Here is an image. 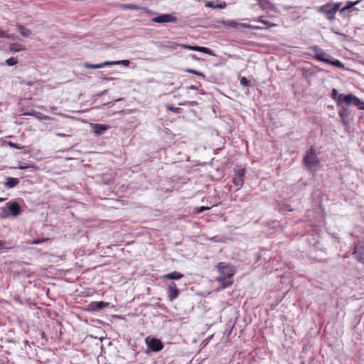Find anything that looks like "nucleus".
I'll use <instances>...</instances> for the list:
<instances>
[{
    "mask_svg": "<svg viewBox=\"0 0 364 364\" xmlns=\"http://www.w3.org/2000/svg\"><path fill=\"white\" fill-rule=\"evenodd\" d=\"M205 6H208V7H212V8H214V6H215L213 4V3H212V2H210V1H209V2L206 3Z\"/></svg>",
    "mask_w": 364,
    "mask_h": 364,
    "instance_id": "39",
    "label": "nucleus"
},
{
    "mask_svg": "<svg viewBox=\"0 0 364 364\" xmlns=\"http://www.w3.org/2000/svg\"><path fill=\"white\" fill-rule=\"evenodd\" d=\"M130 64V61L129 60H115V61H105L99 64H90L85 63L84 67L87 69H98L102 68L105 66L109 65H122L124 66H129Z\"/></svg>",
    "mask_w": 364,
    "mask_h": 364,
    "instance_id": "4",
    "label": "nucleus"
},
{
    "mask_svg": "<svg viewBox=\"0 0 364 364\" xmlns=\"http://www.w3.org/2000/svg\"><path fill=\"white\" fill-rule=\"evenodd\" d=\"M305 165L307 168L311 172H316L318 167V162L317 159L316 152L314 149H311L304 157Z\"/></svg>",
    "mask_w": 364,
    "mask_h": 364,
    "instance_id": "3",
    "label": "nucleus"
},
{
    "mask_svg": "<svg viewBox=\"0 0 364 364\" xmlns=\"http://www.w3.org/2000/svg\"><path fill=\"white\" fill-rule=\"evenodd\" d=\"M9 146H11V147L15 148L16 149H23V147L19 146L18 144H14V143L11 142V141L9 142Z\"/></svg>",
    "mask_w": 364,
    "mask_h": 364,
    "instance_id": "35",
    "label": "nucleus"
},
{
    "mask_svg": "<svg viewBox=\"0 0 364 364\" xmlns=\"http://www.w3.org/2000/svg\"><path fill=\"white\" fill-rule=\"evenodd\" d=\"M323 62L338 68H343L344 65L338 60L334 59L328 54L320 50V62Z\"/></svg>",
    "mask_w": 364,
    "mask_h": 364,
    "instance_id": "6",
    "label": "nucleus"
},
{
    "mask_svg": "<svg viewBox=\"0 0 364 364\" xmlns=\"http://www.w3.org/2000/svg\"><path fill=\"white\" fill-rule=\"evenodd\" d=\"M210 209L209 207H207V206H201L200 207L198 210H197V213H202L203 211L204 210H208Z\"/></svg>",
    "mask_w": 364,
    "mask_h": 364,
    "instance_id": "37",
    "label": "nucleus"
},
{
    "mask_svg": "<svg viewBox=\"0 0 364 364\" xmlns=\"http://www.w3.org/2000/svg\"><path fill=\"white\" fill-rule=\"evenodd\" d=\"M198 51L208 54L210 55H215L214 53H213V51L206 47L198 46Z\"/></svg>",
    "mask_w": 364,
    "mask_h": 364,
    "instance_id": "25",
    "label": "nucleus"
},
{
    "mask_svg": "<svg viewBox=\"0 0 364 364\" xmlns=\"http://www.w3.org/2000/svg\"><path fill=\"white\" fill-rule=\"evenodd\" d=\"M240 83L241 85H244V86H248L250 82L248 81V80L245 77H242L241 80H240Z\"/></svg>",
    "mask_w": 364,
    "mask_h": 364,
    "instance_id": "33",
    "label": "nucleus"
},
{
    "mask_svg": "<svg viewBox=\"0 0 364 364\" xmlns=\"http://www.w3.org/2000/svg\"><path fill=\"white\" fill-rule=\"evenodd\" d=\"M26 85H27L28 86H33V82H31V81H28V82H26Z\"/></svg>",
    "mask_w": 364,
    "mask_h": 364,
    "instance_id": "42",
    "label": "nucleus"
},
{
    "mask_svg": "<svg viewBox=\"0 0 364 364\" xmlns=\"http://www.w3.org/2000/svg\"><path fill=\"white\" fill-rule=\"evenodd\" d=\"M216 269L220 276L215 279V281L221 284L222 289L230 287L232 284V281H227L226 279H230L235 274V271L233 267L224 262H219L216 265Z\"/></svg>",
    "mask_w": 364,
    "mask_h": 364,
    "instance_id": "2",
    "label": "nucleus"
},
{
    "mask_svg": "<svg viewBox=\"0 0 364 364\" xmlns=\"http://www.w3.org/2000/svg\"><path fill=\"white\" fill-rule=\"evenodd\" d=\"M56 135L60 137H65L67 136L66 134L62 133H57Z\"/></svg>",
    "mask_w": 364,
    "mask_h": 364,
    "instance_id": "41",
    "label": "nucleus"
},
{
    "mask_svg": "<svg viewBox=\"0 0 364 364\" xmlns=\"http://www.w3.org/2000/svg\"><path fill=\"white\" fill-rule=\"evenodd\" d=\"M10 216L8 208L6 206L0 208V218L4 219Z\"/></svg>",
    "mask_w": 364,
    "mask_h": 364,
    "instance_id": "21",
    "label": "nucleus"
},
{
    "mask_svg": "<svg viewBox=\"0 0 364 364\" xmlns=\"http://www.w3.org/2000/svg\"><path fill=\"white\" fill-rule=\"evenodd\" d=\"M0 38L13 39V36L8 35L4 31L0 28Z\"/></svg>",
    "mask_w": 364,
    "mask_h": 364,
    "instance_id": "30",
    "label": "nucleus"
},
{
    "mask_svg": "<svg viewBox=\"0 0 364 364\" xmlns=\"http://www.w3.org/2000/svg\"><path fill=\"white\" fill-rule=\"evenodd\" d=\"M4 200V198H0V202H3Z\"/></svg>",
    "mask_w": 364,
    "mask_h": 364,
    "instance_id": "46",
    "label": "nucleus"
},
{
    "mask_svg": "<svg viewBox=\"0 0 364 364\" xmlns=\"http://www.w3.org/2000/svg\"><path fill=\"white\" fill-rule=\"evenodd\" d=\"M353 255L359 262L364 264V245H355Z\"/></svg>",
    "mask_w": 364,
    "mask_h": 364,
    "instance_id": "10",
    "label": "nucleus"
},
{
    "mask_svg": "<svg viewBox=\"0 0 364 364\" xmlns=\"http://www.w3.org/2000/svg\"><path fill=\"white\" fill-rule=\"evenodd\" d=\"M151 21L158 23H171L176 22V18L171 14H165L153 18Z\"/></svg>",
    "mask_w": 364,
    "mask_h": 364,
    "instance_id": "8",
    "label": "nucleus"
},
{
    "mask_svg": "<svg viewBox=\"0 0 364 364\" xmlns=\"http://www.w3.org/2000/svg\"><path fill=\"white\" fill-rule=\"evenodd\" d=\"M109 305L108 303L105 301H92L90 304L89 307L92 311H99Z\"/></svg>",
    "mask_w": 364,
    "mask_h": 364,
    "instance_id": "14",
    "label": "nucleus"
},
{
    "mask_svg": "<svg viewBox=\"0 0 364 364\" xmlns=\"http://www.w3.org/2000/svg\"><path fill=\"white\" fill-rule=\"evenodd\" d=\"M9 48L11 51L13 52H19L21 50H24V48L23 46L20 45V44H18V43H11L10 46H9Z\"/></svg>",
    "mask_w": 364,
    "mask_h": 364,
    "instance_id": "22",
    "label": "nucleus"
},
{
    "mask_svg": "<svg viewBox=\"0 0 364 364\" xmlns=\"http://www.w3.org/2000/svg\"><path fill=\"white\" fill-rule=\"evenodd\" d=\"M166 109L168 110V111H171L173 112H178L180 108L178 107H171V106H166Z\"/></svg>",
    "mask_w": 364,
    "mask_h": 364,
    "instance_id": "32",
    "label": "nucleus"
},
{
    "mask_svg": "<svg viewBox=\"0 0 364 364\" xmlns=\"http://www.w3.org/2000/svg\"><path fill=\"white\" fill-rule=\"evenodd\" d=\"M18 182H19V181L18 178L9 177L6 179L5 185L8 188H14V186H16L18 183Z\"/></svg>",
    "mask_w": 364,
    "mask_h": 364,
    "instance_id": "18",
    "label": "nucleus"
},
{
    "mask_svg": "<svg viewBox=\"0 0 364 364\" xmlns=\"http://www.w3.org/2000/svg\"><path fill=\"white\" fill-rule=\"evenodd\" d=\"M188 89L193 90H198L197 87L195 86V85H191V86L188 87Z\"/></svg>",
    "mask_w": 364,
    "mask_h": 364,
    "instance_id": "40",
    "label": "nucleus"
},
{
    "mask_svg": "<svg viewBox=\"0 0 364 364\" xmlns=\"http://www.w3.org/2000/svg\"><path fill=\"white\" fill-rule=\"evenodd\" d=\"M354 105L358 107L360 109L364 110V102L361 101L359 98L356 97L355 99Z\"/></svg>",
    "mask_w": 364,
    "mask_h": 364,
    "instance_id": "26",
    "label": "nucleus"
},
{
    "mask_svg": "<svg viewBox=\"0 0 364 364\" xmlns=\"http://www.w3.org/2000/svg\"><path fill=\"white\" fill-rule=\"evenodd\" d=\"M18 63V60L15 58H9L6 60V64L9 66H12Z\"/></svg>",
    "mask_w": 364,
    "mask_h": 364,
    "instance_id": "27",
    "label": "nucleus"
},
{
    "mask_svg": "<svg viewBox=\"0 0 364 364\" xmlns=\"http://www.w3.org/2000/svg\"><path fill=\"white\" fill-rule=\"evenodd\" d=\"M183 277V274L178 272H173L171 273H168L164 275V278L166 279H180Z\"/></svg>",
    "mask_w": 364,
    "mask_h": 364,
    "instance_id": "17",
    "label": "nucleus"
},
{
    "mask_svg": "<svg viewBox=\"0 0 364 364\" xmlns=\"http://www.w3.org/2000/svg\"><path fill=\"white\" fill-rule=\"evenodd\" d=\"M341 94H338V91L336 89H333L331 94V97L337 102L338 105V98Z\"/></svg>",
    "mask_w": 364,
    "mask_h": 364,
    "instance_id": "29",
    "label": "nucleus"
},
{
    "mask_svg": "<svg viewBox=\"0 0 364 364\" xmlns=\"http://www.w3.org/2000/svg\"><path fill=\"white\" fill-rule=\"evenodd\" d=\"M233 183L238 188H241L243 186L244 181L242 178H240V176H235L233 178Z\"/></svg>",
    "mask_w": 364,
    "mask_h": 364,
    "instance_id": "23",
    "label": "nucleus"
},
{
    "mask_svg": "<svg viewBox=\"0 0 364 364\" xmlns=\"http://www.w3.org/2000/svg\"><path fill=\"white\" fill-rule=\"evenodd\" d=\"M179 293L180 291L174 282H171L168 286V296L170 301H173L178 297Z\"/></svg>",
    "mask_w": 364,
    "mask_h": 364,
    "instance_id": "13",
    "label": "nucleus"
},
{
    "mask_svg": "<svg viewBox=\"0 0 364 364\" xmlns=\"http://www.w3.org/2000/svg\"><path fill=\"white\" fill-rule=\"evenodd\" d=\"M185 71L188 73H191V74L202 77L204 79L205 78V75L202 72L197 71V70H195L191 69V68L186 69Z\"/></svg>",
    "mask_w": 364,
    "mask_h": 364,
    "instance_id": "24",
    "label": "nucleus"
},
{
    "mask_svg": "<svg viewBox=\"0 0 364 364\" xmlns=\"http://www.w3.org/2000/svg\"><path fill=\"white\" fill-rule=\"evenodd\" d=\"M4 243L0 240V248H2L4 247Z\"/></svg>",
    "mask_w": 364,
    "mask_h": 364,
    "instance_id": "44",
    "label": "nucleus"
},
{
    "mask_svg": "<svg viewBox=\"0 0 364 364\" xmlns=\"http://www.w3.org/2000/svg\"><path fill=\"white\" fill-rule=\"evenodd\" d=\"M315 58L318 59V54L315 55Z\"/></svg>",
    "mask_w": 364,
    "mask_h": 364,
    "instance_id": "45",
    "label": "nucleus"
},
{
    "mask_svg": "<svg viewBox=\"0 0 364 364\" xmlns=\"http://www.w3.org/2000/svg\"><path fill=\"white\" fill-rule=\"evenodd\" d=\"M17 27L21 34L22 36L23 37H28L31 35V30L28 29V28H26L25 27H23V26L21 25H19L18 24L17 25Z\"/></svg>",
    "mask_w": 364,
    "mask_h": 364,
    "instance_id": "19",
    "label": "nucleus"
},
{
    "mask_svg": "<svg viewBox=\"0 0 364 364\" xmlns=\"http://www.w3.org/2000/svg\"><path fill=\"white\" fill-rule=\"evenodd\" d=\"M48 240V238H46V239H43V240H39V239H37V240H35L32 242V244H35V245H38V244H41L42 242H44Z\"/></svg>",
    "mask_w": 364,
    "mask_h": 364,
    "instance_id": "34",
    "label": "nucleus"
},
{
    "mask_svg": "<svg viewBox=\"0 0 364 364\" xmlns=\"http://www.w3.org/2000/svg\"><path fill=\"white\" fill-rule=\"evenodd\" d=\"M179 46L181 47H183L186 49L191 50L198 51V46H189V45H186V44H180Z\"/></svg>",
    "mask_w": 364,
    "mask_h": 364,
    "instance_id": "28",
    "label": "nucleus"
},
{
    "mask_svg": "<svg viewBox=\"0 0 364 364\" xmlns=\"http://www.w3.org/2000/svg\"><path fill=\"white\" fill-rule=\"evenodd\" d=\"M92 127L93 129V132L97 135H100L103 132L108 129V126L105 125V124H92Z\"/></svg>",
    "mask_w": 364,
    "mask_h": 364,
    "instance_id": "15",
    "label": "nucleus"
},
{
    "mask_svg": "<svg viewBox=\"0 0 364 364\" xmlns=\"http://www.w3.org/2000/svg\"><path fill=\"white\" fill-rule=\"evenodd\" d=\"M256 21H257V22H260V23H262V21H264V20L262 19V17H259V18L256 20Z\"/></svg>",
    "mask_w": 364,
    "mask_h": 364,
    "instance_id": "43",
    "label": "nucleus"
},
{
    "mask_svg": "<svg viewBox=\"0 0 364 364\" xmlns=\"http://www.w3.org/2000/svg\"><path fill=\"white\" fill-rule=\"evenodd\" d=\"M225 6V4H224V5H222V4H218V5H215V6H214V8H215V9H218V8H219V9H223Z\"/></svg>",
    "mask_w": 364,
    "mask_h": 364,
    "instance_id": "38",
    "label": "nucleus"
},
{
    "mask_svg": "<svg viewBox=\"0 0 364 364\" xmlns=\"http://www.w3.org/2000/svg\"><path fill=\"white\" fill-rule=\"evenodd\" d=\"M262 23L266 25L269 28H272V27L276 26V24L270 23V22H269L267 21H265V20H264V21H262Z\"/></svg>",
    "mask_w": 364,
    "mask_h": 364,
    "instance_id": "36",
    "label": "nucleus"
},
{
    "mask_svg": "<svg viewBox=\"0 0 364 364\" xmlns=\"http://www.w3.org/2000/svg\"><path fill=\"white\" fill-rule=\"evenodd\" d=\"M264 10H274V6L269 0H256Z\"/></svg>",
    "mask_w": 364,
    "mask_h": 364,
    "instance_id": "16",
    "label": "nucleus"
},
{
    "mask_svg": "<svg viewBox=\"0 0 364 364\" xmlns=\"http://www.w3.org/2000/svg\"><path fill=\"white\" fill-rule=\"evenodd\" d=\"M360 2V0H358L356 1H348L346 2V6L341 9H339L341 5L340 4H335L333 5L326 4L325 6L320 7V11H321L323 14V15H325L326 18L331 21L334 18V15L336 14L338 10H339L340 14L343 15H346V13H349L351 11H358V9L354 6L358 4Z\"/></svg>",
    "mask_w": 364,
    "mask_h": 364,
    "instance_id": "1",
    "label": "nucleus"
},
{
    "mask_svg": "<svg viewBox=\"0 0 364 364\" xmlns=\"http://www.w3.org/2000/svg\"><path fill=\"white\" fill-rule=\"evenodd\" d=\"M122 8L124 9H134V10H145L144 7L136 5V4H122Z\"/></svg>",
    "mask_w": 364,
    "mask_h": 364,
    "instance_id": "20",
    "label": "nucleus"
},
{
    "mask_svg": "<svg viewBox=\"0 0 364 364\" xmlns=\"http://www.w3.org/2000/svg\"><path fill=\"white\" fill-rule=\"evenodd\" d=\"M245 169L240 168V169L237 171V172L235 173V176H240V178H243V177L245 176Z\"/></svg>",
    "mask_w": 364,
    "mask_h": 364,
    "instance_id": "31",
    "label": "nucleus"
},
{
    "mask_svg": "<svg viewBox=\"0 0 364 364\" xmlns=\"http://www.w3.org/2000/svg\"><path fill=\"white\" fill-rule=\"evenodd\" d=\"M356 98V96L348 94V95H343L341 94L340 97L338 98V106H343V104L345 103L346 105H350L355 104V99Z\"/></svg>",
    "mask_w": 364,
    "mask_h": 364,
    "instance_id": "9",
    "label": "nucleus"
},
{
    "mask_svg": "<svg viewBox=\"0 0 364 364\" xmlns=\"http://www.w3.org/2000/svg\"><path fill=\"white\" fill-rule=\"evenodd\" d=\"M338 114L341 122L346 127H349L350 121L353 119V114L349 107L345 106H338Z\"/></svg>",
    "mask_w": 364,
    "mask_h": 364,
    "instance_id": "5",
    "label": "nucleus"
},
{
    "mask_svg": "<svg viewBox=\"0 0 364 364\" xmlns=\"http://www.w3.org/2000/svg\"><path fill=\"white\" fill-rule=\"evenodd\" d=\"M225 24L232 28L241 27V28H249V29H252V30L261 29V28L259 26H252V25L245 24V23H238L234 21H228L225 23Z\"/></svg>",
    "mask_w": 364,
    "mask_h": 364,
    "instance_id": "12",
    "label": "nucleus"
},
{
    "mask_svg": "<svg viewBox=\"0 0 364 364\" xmlns=\"http://www.w3.org/2000/svg\"><path fill=\"white\" fill-rule=\"evenodd\" d=\"M6 205L8 208L10 215L16 217L21 214L20 205L17 202L8 203Z\"/></svg>",
    "mask_w": 364,
    "mask_h": 364,
    "instance_id": "11",
    "label": "nucleus"
},
{
    "mask_svg": "<svg viewBox=\"0 0 364 364\" xmlns=\"http://www.w3.org/2000/svg\"><path fill=\"white\" fill-rule=\"evenodd\" d=\"M191 58H196V56L195 55H191Z\"/></svg>",
    "mask_w": 364,
    "mask_h": 364,
    "instance_id": "47",
    "label": "nucleus"
},
{
    "mask_svg": "<svg viewBox=\"0 0 364 364\" xmlns=\"http://www.w3.org/2000/svg\"><path fill=\"white\" fill-rule=\"evenodd\" d=\"M145 342L148 348L153 352L160 351L164 347L161 341L156 338L148 336L146 338Z\"/></svg>",
    "mask_w": 364,
    "mask_h": 364,
    "instance_id": "7",
    "label": "nucleus"
}]
</instances>
